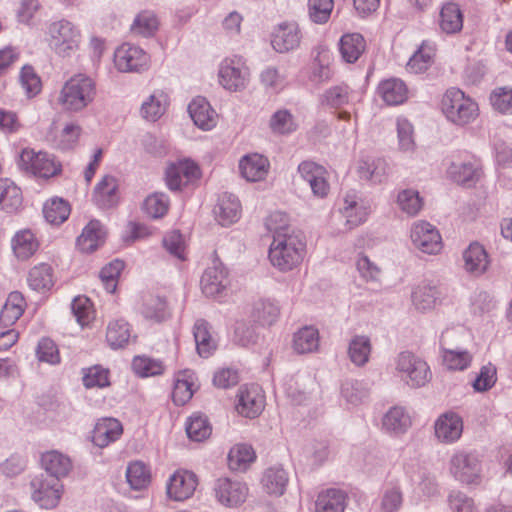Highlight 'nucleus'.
<instances>
[{
	"instance_id": "nucleus-1",
	"label": "nucleus",
	"mask_w": 512,
	"mask_h": 512,
	"mask_svg": "<svg viewBox=\"0 0 512 512\" xmlns=\"http://www.w3.org/2000/svg\"><path fill=\"white\" fill-rule=\"evenodd\" d=\"M267 228L273 232V242L269 249V259L273 266L281 271H290L301 263L305 252V243L289 227H272L271 220Z\"/></svg>"
},
{
	"instance_id": "nucleus-2",
	"label": "nucleus",
	"mask_w": 512,
	"mask_h": 512,
	"mask_svg": "<svg viewBox=\"0 0 512 512\" xmlns=\"http://www.w3.org/2000/svg\"><path fill=\"white\" fill-rule=\"evenodd\" d=\"M96 97V80L85 73H78L64 82L57 95L56 102L61 111L68 114H78L92 105Z\"/></svg>"
},
{
	"instance_id": "nucleus-3",
	"label": "nucleus",
	"mask_w": 512,
	"mask_h": 512,
	"mask_svg": "<svg viewBox=\"0 0 512 512\" xmlns=\"http://www.w3.org/2000/svg\"><path fill=\"white\" fill-rule=\"evenodd\" d=\"M46 34L48 46L59 57H71L80 47L81 32L76 25L66 19L51 22Z\"/></svg>"
},
{
	"instance_id": "nucleus-4",
	"label": "nucleus",
	"mask_w": 512,
	"mask_h": 512,
	"mask_svg": "<svg viewBox=\"0 0 512 512\" xmlns=\"http://www.w3.org/2000/svg\"><path fill=\"white\" fill-rule=\"evenodd\" d=\"M442 111L457 126L474 122L479 116L478 104L458 88H450L442 98Z\"/></svg>"
},
{
	"instance_id": "nucleus-5",
	"label": "nucleus",
	"mask_w": 512,
	"mask_h": 512,
	"mask_svg": "<svg viewBox=\"0 0 512 512\" xmlns=\"http://www.w3.org/2000/svg\"><path fill=\"white\" fill-rule=\"evenodd\" d=\"M449 470L464 485L478 486L482 482V459L475 450H457L450 458Z\"/></svg>"
},
{
	"instance_id": "nucleus-6",
	"label": "nucleus",
	"mask_w": 512,
	"mask_h": 512,
	"mask_svg": "<svg viewBox=\"0 0 512 512\" xmlns=\"http://www.w3.org/2000/svg\"><path fill=\"white\" fill-rule=\"evenodd\" d=\"M32 500L41 508L53 509L58 506L63 494V485L57 478L40 474L30 481Z\"/></svg>"
},
{
	"instance_id": "nucleus-7",
	"label": "nucleus",
	"mask_w": 512,
	"mask_h": 512,
	"mask_svg": "<svg viewBox=\"0 0 512 512\" xmlns=\"http://www.w3.org/2000/svg\"><path fill=\"white\" fill-rule=\"evenodd\" d=\"M396 370L406 375V383L411 387H422L431 379L428 364L409 351L398 354Z\"/></svg>"
},
{
	"instance_id": "nucleus-8",
	"label": "nucleus",
	"mask_w": 512,
	"mask_h": 512,
	"mask_svg": "<svg viewBox=\"0 0 512 512\" xmlns=\"http://www.w3.org/2000/svg\"><path fill=\"white\" fill-rule=\"evenodd\" d=\"M150 56L139 46L124 43L114 52V64L119 72H142L149 67Z\"/></svg>"
},
{
	"instance_id": "nucleus-9",
	"label": "nucleus",
	"mask_w": 512,
	"mask_h": 512,
	"mask_svg": "<svg viewBox=\"0 0 512 512\" xmlns=\"http://www.w3.org/2000/svg\"><path fill=\"white\" fill-rule=\"evenodd\" d=\"M18 165L22 170L40 178L53 177L61 170L47 153H35L30 149H24L21 152Z\"/></svg>"
},
{
	"instance_id": "nucleus-10",
	"label": "nucleus",
	"mask_w": 512,
	"mask_h": 512,
	"mask_svg": "<svg viewBox=\"0 0 512 512\" xmlns=\"http://www.w3.org/2000/svg\"><path fill=\"white\" fill-rule=\"evenodd\" d=\"M410 237L413 245L423 253L435 255L443 248L442 237L438 229L429 222L414 223Z\"/></svg>"
},
{
	"instance_id": "nucleus-11",
	"label": "nucleus",
	"mask_w": 512,
	"mask_h": 512,
	"mask_svg": "<svg viewBox=\"0 0 512 512\" xmlns=\"http://www.w3.org/2000/svg\"><path fill=\"white\" fill-rule=\"evenodd\" d=\"M447 173L457 184L471 187L482 176V163L479 158L467 154L462 160L452 162Z\"/></svg>"
},
{
	"instance_id": "nucleus-12",
	"label": "nucleus",
	"mask_w": 512,
	"mask_h": 512,
	"mask_svg": "<svg viewBox=\"0 0 512 512\" xmlns=\"http://www.w3.org/2000/svg\"><path fill=\"white\" fill-rule=\"evenodd\" d=\"M200 177L198 165L190 160L184 159L171 164L165 172V181L171 191H181L191 181Z\"/></svg>"
},
{
	"instance_id": "nucleus-13",
	"label": "nucleus",
	"mask_w": 512,
	"mask_h": 512,
	"mask_svg": "<svg viewBox=\"0 0 512 512\" xmlns=\"http://www.w3.org/2000/svg\"><path fill=\"white\" fill-rule=\"evenodd\" d=\"M298 173L309 184L314 196L324 198L328 195L330 185L325 167L313 161L305 160L298 165Z\"/></svg>"
},
{
	"instance_id": "nucleus-14",
	"label": "nucleus",
	"mask_w": 512,
	"mask_h": 512,
	"mask_svg": "<svg viewBox=\"0 0 512 512\" xmlns=\"http://www.w3.org/2000/svg\"><path fill=\"white\" fill-rule=\"evenodd\" d=\"M237 399V412L247 418L253 419L258 417L265 406V397L258 385L241 386Z\"/></svg>"
},
{
	"instance_id": "nucleus-15",
	"label": "nucleus",
	"mask_w": 512,
	"mask_h": 512,
	"mask_svg": "<svg viewBox=\"0 0 512 512\" xmlns=\"http://www.w3.org/2000/svg\"><path fill=\"white\" fill-rule=\"evenodd\" d=\"M247 77L248 71L241 58H227L222 61L219 68V81L225 89L230 91L243 89L246 85Z\"/></svg>"
},
{
	"instance_id": "nucleus-16",
	"label": "nucleus",
	"mask_w": 512,
	"mask_h": 512,
	"mask_svg": "<svg viewBox=\"0 0 512 512\" xmlns=\"http://www.w3.org/2000/svg\"><path fill=\"white\" fill-rule=\"evenodd\" d=\"M302 32L299 25L294 22H282L278 24L271 36V45L278 53H287L299 47Z\"/></svg>"
},
{
	"instance_id": "nucleus-17",
	"label": "nucleus",
	"mask_w": 512,
	"mask_h": 512,
	"mask_svg": "<svg viewBox=\"0 0 512 512\" xmlns=\"http://www.w3.org/2000/svg\"><path fill=\"white\" fill-rule=\"evenodd\" d=\"M356 172L360 180L380 184L388 177L389 165L383 157L362 155L357 162Z\"/></svg>"
},
{
	"instance_id": "nucleus-18",
	"label": "nucleus",
	"mask_w": 512,
	"mask_h": 512,
	"mask_svg": "<svg viewBox=\"0 0 512 512\" xmlns=\"http://www.w3.org/2000/svg\"><path fill=\"white\" fill-rule=\"evenodd\" d=\"M217 500L224 506L237 507L245 502L248 495L246 484L229 478H219L214 486Z\"/></svg>"
},
{
	"instance_id": "nucleus-19",
	"label": "nucleus",
	"mask_w": 512,
	"mask_h": 512,
	"mask_svg": "<svg viewBox=\"0 0 512 512\" xmlns=\"http://www.w3.org/2000/svg\"><path fill=\"white\" fill-rule=\"evenodd\" d=\"M198 485L197 475L188 470H177L170 476L167 484V494L175 501L190 498Z\"/></svg>"
},
{
	"instance_id": "nucleus-20",
	"label": "nucleus",
	"mask_w": 512,
	"mask_h": 512,
	"mask_svg": "<svg viewBox=\"0 0 512 512\" xmlns=\"http://www.w3.org/2000/svg\"><path fill=\"white\" fill-rule=\"evenodd\" d=\"M434 431L439 442L444 444L455 443L463 433V420L456 412H445L436 419Z\"/></svg>"
},
{
	"instance_id": "nucleus-21",
	"label": "nucleus",
	"mask_w": 512,
	"mask_h": 512,
	"mask_svg": "<svg viewBox=\"0 0 512 512\" xmlns=\"http://www.w3.org/2000/svg\"><path fill=\"white\" fill-rule=\"evenodd\" d=\"M360 101L358 91L352 89L346 83H340L326 89L319 97L322 106L330 109H341L345 106L354 105Z\"/></svg>"
},
{
	"instance_id": "nucleus-22",
	"label": "nucleus",
	"mask_w": 512,
	"mask_h": 512,
	"mask_svg": "<svg viewBox=\"0 0 512 512\" xmlns=\"http://www.w3.org/2000/svg\"><path fill=\"white\" fill-rule=\"evenodd\" d=\"M201 289L207 297H217L229 285L228 272L223 264L214 260L212 266L208 267L201 277Z\"/></svg>"
},
{
	"instance_id": "nucleus-23",
	"label": "nucleus",
	"mask_w": 512,
	"mask_h": 512,
	"mask_svg": "<svg viewBox=\"0 0 512 512\" xmlns=\"http://www.w3.org/2000/svg\"><path fill=\"white\" fill-rule=\"evenodd\" d=\"M463 269L472 277L482 276L490 266L489 255L482 244L471 242L462 253Z\"/></svg>"
},
{
	"instance_id": "nucleus-24",
	"label": "nucleus",
	"mask_w": 512,
	"mask_h": 512,
	"mask_svg": "<svg viewBox=\"0 0 512 512\" xmlns=\"http://www.w3.org/2000/svg\"><path fill=\"white\" fill-rule=\"evenodd\" d=\"M106 229L104 225L96 219L87 223L82 229L81 234L76 239L77 249L86 254H90L99 249L106 240Z\"/></svg>"
},
{
	"instance_id": "nucleus-25",
	"label": "nucleus",
	"mask_w": 512,
	"mask_h": 512,
	"mask_svg": "<svg viewBox=\"0 0 512 512\" xmlns=\"http://www.w3.org/2000/svg\"><path fill=\"white\" fill-rule=\"evenodd\" d=\"M269 168L270 162L268 158L258 153L247 154L239 161L240 173L249 182L264 180Z\"/></svg>"
},
{
	"instance_id": "nucleus-26",
	"label": "nucleus",
	"mask_w": 512,
	"mask_h": 512,
	"mask_svg": "<svg viewBox=\"0 0 512 512\" xmlns=\"http://www.w3.org/2000/svg\"><path fill=\"white\" fill-rule=\"evenodd\" d=\"M464 23V15L459 4L445 2L439 11L438 26L442 33L454 35L461 32Z\"/></svg>"
},
{
	"instance_id": "nucleus-27",
	"label": "nucleus",
	"mask_w": 512,
	"mask_h": 512,
	"mask_svg": "<svg viewBox=\"0 0 512 512\" xmlns=\"http://www.w3.org/2000/svg\"><path fill=\"white\" fill-rule=\"evenodd\" d=\"M122 434L123 427L119 420L102 418L96 423L92 431V442L100 448H105L117 441Z\"/></svg>"
},
{
	"instance_id": "nucleus-28",
	"label": "nucleus",
	"mask_w": 512,
	"mask_h": 512,
	"mask_svg": "<svg viewBox=\"0 0 512 512\" xmlns=\"http://www.w3.org/2000/svg\"><path fill=\"white\" fill-rule=\"evenodd\" d=\"M377 94L389 106L403 104L408 99V87L400 78H388L380 81Z\"/></svg>"
},
{
	"instance_id": "nucleus-29",
	"label": "nucleus",
	"mask_w": 512,
	"mask_h": 512,
	"mask_svg": "<svg viewBox=\"0 0 512 512\" xmlns=\"http://www.w3.org/2000/svg\"><path fill=\"white\" fill-rule=\"evenodd\" d=\"M40 243L31 229H22L15 233L11 247L18 260H28L39 249Z\"/></svg>"
},
{
	"instance_id": "nucleus-30",
	"label": "nucleus",
	"mask_w": 512,
	"mask_h": 512,
	"mask_svg": "<svg viewBox=\"0 0 512 512\" xmlns=\"http://www.w3.org/2000/svg\"><path fill=\"white\" fill-rule=\"evenodd\" d=\"M117 190L116 178L111 175H105L94 188L93 201L99 208H112L118 203Z\"/></svg>"
},
{
	"instance_id": "nucleus-31",
	"label": "nucleus",
	"mask_w": 512,
	"mask_h": 512,
	"mask_svg": "<svg viewBox=\"0 0 512 512\" xmlns=\"http://www.w3.org/2000/svg\"><path fill=\"white\" fill-rule=\"evenodd\" d=\"M188 112L194 124L203 130H210L216 124L215 111L204 97L194 98L188 105Z\"/></svg>"
},
{
	"instance_id": "nucleus-32",
	"label": "nucleus",
	"mask_w": 512,
	"mask_h": 512,
	"mask_svg": "<svg viewBox=\"0 0 512 512\" xmlns=\"http://www.w3.org/2000/svg\"><path fill=\"white\" fill-rule=\"evenodd\" d=\"M23 207L21 189L9 179H0V209L8 214L19 212Z\"/></svg>"
},
{
	"instance_id": "nucleus-33",
	"label": "nucleus",
	"mask_w": 512,
	"mask_h": 512,
	"mask_svg": "<svg viewBox=\"0 0 512 512\" xmlns=\"http://www.w3.org/2000/svg\"><path fill=\"white\" fill-rule=\"evenodd\" d=\"M412 420L404 407H391L383 416L382 428L389 434L401 435L411 427Z\"/></svg>"
},
{
	"instance_id": "nucleus-34",
	"label": "nucleus",
	"mask_w": 512,
	"mask_h": 512,
	"mask_svg": "<svg viewBox=\"0 0 512 512\" xmlns=\"http://www.w3.org/2000/svg\"><path fill=\"white\" fill-rule=\"evenodd\" d=\"M194 378V373L188 369L175 374L171 396L176 406H183L191 400L194 394Z\"/></svg>"
},
{
	"instance_id": "nucleus-35",
	"label": "nucleus",
	"mask_w": 512,
	"mask_h": 512,
	"mask_svg": "<svg viewBox=\"0 0 512 512\" xmlns=\"http://www.w3.org/2000/svg\"><path fill=\"white\" fill-rule=\"evenodd\" d=\"M240 202L230 193H223L214 210L216 219L222 226H229L240 218Z\"/></svg>"
},
{
	"instance_id": "nucleus-36",
	"label": "nucleus",
	"mask_w": 512,
	"mask_h": 512,
	"mask_svg": "<svg viewBox=\"0 0 512 512\" xmlns=\"http://www.w3.org/2000/svg\"><path fill=\"white\" fill-rule=\"evenodd\" d=\"M365 50L366 40L360 33H346L339 40V51L346 63H355Z\"/></svg>"
},
{
	"instance_id": "nucleus-37",
	"label": "nucleus",
	"mask_w": 512,
	"mask_h": 512,
	"mask_svg": "<svg viewBox=\"0 0 512 512\" xmlns=\"http://www.w3.org/2000/svg\"><path fill=\"white\" fill-rule=\"evenodd\" d=\"M28 286L39 293H46L54 286V270L48 263L32 267L27 276Z\"/></svg>"
},
{
	"instance_id": "nucleus-38",
	"label": "nucleus",
	"mask_w": 512,
	"mask_h": 512,
	"mask_svg": "<svg viewBox=\"0 0 512 512\" xmlns=\"http://www.w3.org/2000/svg\"><path fill=\"white\" fill-rule=\"evenodd\" d=\"M169 96L163 90H155L141 105V115L147 121L155 122L166 112Z\"/></svg>"
},
{
	"instance_id": "nucleus-39",
	"label": "nucleus",
	"mask_w": 512,
	"mask_h": 512,
	"mask_svg": "<svg viewBox=\"0 0 512 512\" xmlns=\"http://www.w3.org/2000/svg\"><path fill=\"white\" fill-rule=\"evenodd\" d=\"M210 329V324L204 319L196 320L193 327L197 352L204 358L212 355L217 348V341L212 336Z\"/></svg>"
},
{
	"instance_id": "nucleus-40",
	"label": "nucleus",
	"mask_w": 512,
	"mask_h": 512,
	"mask_svg": "<svg viewBox=\"0 0 512 512\" xmlns=\"http://www.w3.org/2000/svg\"><path fill=\"white\" fill-rule=\"evenodd\" d=\"M41 463L47 473L46 475L57 478L59 481L60 478L67 476L72 468L69 457L58 451H50L43 454Z\"/></svg>"
},
{
	"instance_id": "nucleus-41",
	"label": "nucleus",
	"mask_w": 512,
	"mask_h": 512,
	"mask_svg": "<svg viewBox=\"0 0 512 512\" xmlns=\"http://www.w3.org/2000/svg\"><path fill=\"white\" fill-rule=\"evenodd\" d=\"M131 338V326L124 319H116L108 324L106 342L111 349L124 348L129 344Z\"/></svg>"
},
{
	"instance_id": "nucleus-42",
	"label": "nucleus",
	"mask_w": 512,
	"mask_h": 512,
	"mask_svg": "<svg viewBox=\"0 0 512 512\" xmlns=\"http://www.w3.org/2000/svg\"><path fill=\"white\" fill-rule=\"evenodd\" d=\"M25 306L23 295L18 291L11 292L0 312V325L9 327L15 324L22 316Z\"/></svg>"
},
{
	"instance_id": "nucleus-43",
	"label": "nucleus",
	"mask_w": 512,
	"mask_h": 512,
	"mask_svg": "<svg viewBox=\"0 0 512 512\" xmlns=\"http://www.w3.org/2000/svg\"><path fill=\"white\" fill-rule=\"evenodd\" d=\"M347 495L340 489H327L319 493L315 506L316 512H344Z\"/></svg>"
},
{
	"instance_id": "nucleus-44",
	"label": "nucleus",
	"mask_w": 512,
	"mask_h": 512,
	"mask_svg": "<svg viewBox=\"0 0 512 512\" xmlns=\"http://www.w3.org/2000/svg\"><path fill=\"white\" fill-rule=\"evenodd\" d=\"M288 482V473L278 466L268 468L262 478V484L266 492L276 497L285 493Z\"/></svg>"
},
{
	"instance_id": "nucleus-45",
	"label": "nucleus",
	"mask_w": 512,
	"mask_h": 512,
	"mask_svg": "<svg viewBox=\"0 0 512 512\" xmlns=\"http://www.w3.org/2000/svg\"><path fill=\"white\" fill-rule=\"evenodd\" d=\"M372 345L370 338L365 335H355L348 345V356L356 366H364L370 357Z\"/></svg>"
},
{
	"instance_id": "nucleus-46",
	"label": "nucleus",
	"mask_w": 512,
	"mask_h": 512,
	"mask_svg": "<svg viewBox=\"0 0 512 512\" xmlns=\"http://www.w3.org/2000/svg\"><path fill=\"white\" fill-rule=\"evenodd\" d=\"M319 332L312 326L298 330L293 337V348L299 354L311 353L318 349Z\"/></svg>"
},
{
	"instance_id": "nucleus-47",
	"label": "nucleus",
	"mask_w": 512,
	"mask_h": 512,
	"mask_svg": "<svg viewBox=\"0 0 512 512\" xmlns=\"http://www.w3.org/2000/svg\"><path fill=\"white\" fill-rule=\"evenodd\" d=\"M255 458V451L251 445L237 444L228 453V465L231 470L245 471Z\"/></svg>"
},
{
	"instance_id": "nucleus-48",
	"label": "nucleus",
	"mask_w": 512,
	"mask_h": 512,
	"mask_svg": "<svg viewBox=\"0 0 512 512\" xmlns=\"http://www.w3.org/2000/svg\"><path fill=\"white\" fill-rule=\"evenodd\" d=\"M434 56V47L424 41L419 49L410 57L407 63V70L415 74L425 72L432 65Z\"/></svg>"
},
{
	"instance_id": "nucleus-49",
	"label": "nucleus",
	"mask_w": 512,
	"mask_h": 512,
	"mask_svg": "<svg viewBox=\"0 0 512 512\" xmlns=\"http://www.w3.org/2000/svg\"><path fill=\"white\" fill-rule=\"evenodd\" d=\"M141 313L146 319L154 322H162L169 317L166 300L156 295L144 298Z\"/></svg>"
},
{
	"instance_id": "nucleus-50",
	"label": "nucleus",
	"mask_w": 512,
	"mask_h": 512,
	"mask_svg": "<svg viewBox=\"0 0 512 512\" xmlns=\"http://www.w3.org/2000/svg\"><path fill=\"white\" fill-rule=\"evenodd\" d=\"M170 199L163 192H154L148 195L142 205L144 213L152 219L163 218L169 211Z\"/></svg>"
},
{
	"instance_id": "nucleus-51",
	"label": "nucleus",
	"mask_w": 512,
	"mask_h": 512,
	"mask_svg": "<svg viewBox=\"0 0 512 512\" xmlns=\"http://www.w3.org/2000/svg\"><path fill=\"white\" fill-rule=\"evenodd\" d=\"M71 212L68 201L62 198H52L43 207V214L47 222L60 225L65 222Z\"/></svg>"
},
{
	"instance_id": "nucleus-52",
	"label": "nucleus",
	"mask_w": 512,
	"mask_h": 512,
	"mask_svg": "<svg viewBox=\"0 0 512 512\" xmlns=\"http://www.w3.org/2000/svg\"><path fill=\"white\" fill-rule=\"evenodd\" d=\"M82 382L85 388H105L110 386V370L102 365L82 368Z\"/></svg>"
},
{
	"instance_id": "nucleus-53",
	"label": "nucleus",
	"mask_w": 512,
	"mask_h": 512,
	"mask_svg": "<svg viewBox=\"0 0 512 512\" xmlns=\"http://www.w3.org/2000/svg\"><path fill=\"white\" fill-rule=\"evenodd\" d=\"M331 53L322 48L317 51V55L313 61L311 78L318 83L327 82L333 77V70L331 64Z\"/></svg>"
},
{
	"instance_id": "nucleus-54",
	"label": "nucleus",
	"mask_w": 512,
	"mask_h": 512,
	"mask_svg": "<svg viewBox=\"0 0 512 512\" xmlns=\"http://www.w3.org/2000/svg\"><path fill=\"white\" fill-rule=\"evenodd\" d=\"M280 314L278 305L270 300H259L254 304L252 317L262 326H270L276 322Z\"/></svg>"
},
{
	"instance_id": "nucleus-55",
	"label": "nucleus",
	"mask_w": 512,
	"mask_h": 512,
	"mask_svg": "<svg viewBox=\"0 0 512 512\" xmlns=\"http://www.w3.org/2000/svg\"><path fill=\"white\" fill-rule=\"evenodd\" d=\"M186 433L188 437L196 442L205 440L211 435L212 428L206 416L195 413L186 421Z\"/></svg>"
},
{
	"instance_id": "nucleus-56",
	"label": "nucleus",
	"mask_w": 512,
	"mask_h": 512,
	"mask_svg": "<svg viewBox=\"0 0 512 512\" xmlns=\"http://www.w3.org/2000/svg\"><path fill=\"white\" fill-rule=\"evenodd\" d=\"M127 482L134 490H142L151 482L150 469L141 461L131 462L126 470Z\"/></svg>"
},
{
	"instance_id": "nucleus-57",
	"label": "nucleus",
	"mask_w": 512,
	"mask_h": 512,
	"mask_svg": "<svg viewBox=\"0 0 512 512\" xmlns=\"http://www.w3.org/2000/svg\"><path fill=\"white\" fill-rule=\"evenodd\" d=\"M159 21L152 11H142L134 19L131 32L142 37H151L158 30Z\"/></svg>"
},
{
	"instance_id": "nucleus-58",
	"label": "nucleus",
	"mask_w": 512,
	"mask_h": 512,
	"mask_svg": "<svg viewBox=\"0 0 512 512\" xmlns=\"http://www.w3.org/2000/svg\"><path fill=\"white\" fill-rule=\"evenodd\" d=\"M132 369L136 375L145 378L163 374L165 367L160 360L148 356H135Z\"/></svg>"
},
{
	"instance_id": "nucleus-59",
	"label": "nucleus",
	"mask_w": 512,
	"mask_h": 512,
	"mask_svg": "<svg viewBox=\"0 0 512 512\" xmlns=\"http://www.w3.org/2000/svg\"><path fill=\"white\" fill-rule=\"evenodd\" d=\"M269 127L274 134L286 135L296 131L297 124L289 110L281 109L272 114Z\"/></svg>"
},
{
	"instance_id": "nucleus-60",
	"label": "nucleus",
	"mask_w": 512,
	"mask_h": 512,
	"mask_svg": "<svg viewBox=\"0 0 512 512\" xmlns=\"http://www.w3.org/2000/svg\"><path fill=\"white\" fill-rule=\"evenodd\" d=\"M438 297L435 286L420 285L412 293V302L417 310L426 311L435 306Z\"/></svg>"
},
{
	"instance_id": "nucleus-61",
	"label": "nucleus",
	"mask_w": 512,
	"mask_h": 512,
	"mask_svg": "<svg viewBox=\"0 0 512 512\" xmlns=\"http://www.w3.org/2000/svg\"><path fill=\"white\" fill-rule=\"evenodd\" d=\"M163 247L173 257L180 261L186 260V242L179 230L167 232L163 237Z\"/></svg>"
},
{
	"instance_id": "nucleus-62",
	"label": "nucleus",
	"mask_w": 512,
	"mask_h": 512,
	"mask_svg": "<svg viewBox=\"0 0 512 512\" xmlns=\"http://www.w3.org/2000/svg\"><path fill=\"white\" fill-rule=\"evenodd\" d=\"M124 267V261L115 259L101 269L99 273V278L107 292H115L118 283V278Z\"/></svg>"
},
{
	"instance_id": "nucleus-63",
	"label": "nucleus",
	"mask_w": 512,
	"mask_h": 512,
	"mask_svg": "<svg viewBox=\"0 0 512 512\" xmlns=\"http://www.w3.org/2000/svg\"><path fill=\"white\" fill-rule=\"evenodd\" d=\"M341 211L346 219L348 229H353L362 224L368 215L366 208L360 206L355 200L350 199L348 196L344 200V207Z\"/></svg>"
},
{
	"instance_id": "nucleus-64",
	"label": "nucleus",
	"mask_w": 512,
	"mask_h": 512,
	"mask_svg": "<svg viewBox=\"0 0 512 512\" xmlns=\"http://www.w3.org/2000/svg\"><path fill=\"white\" fill-rule=\"evenodd\" d=\"M493 109L503 115L512 114V88L503 86L495 88L489 97Z\"/></svg>"
}]
</instances>
